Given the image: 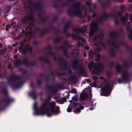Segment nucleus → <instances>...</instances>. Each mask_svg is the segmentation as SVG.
Here are the masks:
<instances>
[{
	"label": "nucleus",
	"mask_w": 132,
	"mask_h": 132,
	"mask_svg": "<svg viewBox=\"0 0 132 132\" xmlns=\"http://www.w3.org/2000/svg\"><path fill=\"white\" fill-rule=\"evenodd\" d=\"M51 99V95L48 96L45 99L42 97L40 98L41 101H44V102L42 103L41 107L40 108H37V103L35 102L34 105V109L35 110V114L37 116L39 115H43L45 113V110L46 108V106L49 105L50 107L46 111V115L48 117H51L53 114L57 115L60 113V107L59 106H55V103L53 101L50 103V101Z\"/></svg>",
	"instance_id": "obj_1"
},
{
	"label": "nucleus",
	"mask_w": 132,
	"mask_h": 132,
	"mask_svg": "<svg viewBox=\"0 0 132 132\" xmlns=\"http://www.w3.org/2000/svg\"><path fill=\"white\" fill-rule=\"evenodd\" d=\"M20 78V77L18 75L11 73L9 76V79L7 80L8 83L13 89L19 88L21 86L22 82L21 80L18 81V80Z\"/></svg>",
	"instance_id": "obj_2"
},
{
	"label": "nucleus",
	"mask_w": 132,
	"mask_h": 132,
	"mask_svg": "<svg viewBox=\"0 0 132 132\" xmlns=\"http://www.w3.org/2000/svg\"><path fill=\"white\" fill-rule=\"evenodd\" d=\"M81 4L80 2L78 1L75 2L72 7L74 9L73 10L71 9H68L67 11V13L69 14L71 17H73V15H76L79 17L82 18L83 14L82 11L80 9Z\"/></svg>",
	"instance_id": "obj_3"
},
{
	"label": "nucleus",
	"mask_w": 132,
	"mask_h": 132,
	"mask_svg": "<svg viewBox=\"0 0 132 132\" xmlns=\"http://www.w3.org/2000/svg\"><path fill=\"white\" fill-rule=\"evenodd\" d=\"M1 92L6 96L4 98L0 101V110L1 111L4 109L3 106L1 103V102L5 103L7 105L14 101V99L11 98L9 96L8 92L6 88H2L1 90Z\"/></svg>",
	"instance_id": "obj_4"
},
{
	"label": "nucleus",
	"mask_w": 132,
	"mask_h": 132,
	"mask_svg": "<svg viewBox=\"0 0 132 132\" xmlns=\"http://www.w3.org/2000/svg\"><path fill=\"white\" fill-rule=\"evenodd\" d=\"M78 62L77 59H75L72 61V66L73 68L77 70L81 75L85 73L83 65L78 64Z\"/></svg>",
	"instance_id": "obj_5"
},
{
	"label": "nucleus",
	"mask_w": 132,
	"mask_h": 132,
	"mask_svg": "<svg viewBox=\"0 0 132 132\" xmlns=\"http://www.w3.org/2000/svg\"><path fill=\"white\" fill-rule=\"evenodd\" d=\"M101 95L108 96L110 95L111 91V86L109 84H106L103 88H101Z\"/></svg>",
	"instance_id": "obj_6"
},
{
	"label": "nucleus",
	"mask_w": 132,
	"mask_h": 132,
	"mask_svg": "<svg viewBox=\"0 0 132 132\" xmlns=\"http://www.w3.org/2000/svg\"><path fill=\"white\" fill-rule=\"evenodd\" d=\"M104 66L101 62H99L95 63L93 68V71L94 73L97 74H100L101 71L104 69Z\"/></svg>",
	"instance_id": "obj_7"
},
{
	"label": "nucleus",
	"mask_w": 132,
	"mask_h": 132,
	"mask_svg": "<svg viewBox=\"0 0 132 132\" xmlns=\"http://www.w3.org/2000/svg\"><path fill=\"white\" fill-rule=\"evenodd\" d=\"M129 73L127 70L124 71L122 73L121 75V78H118L117 79L118 82L119 84L123 82V81H128L130 79V78L128 76Z\"/></svg>",
	"instance_id": "obj_8"
},
{
	"label": "nucleus",
	"mask_w": 132,
	"mask_h": 132,
	"mask_svg": "<svg viewBox=\"0 0 132 132\" xmlns=\"http://www.w3.org/2000/svg\"><path fill=\"white\" fill-rule=\"evenodd\" d=\"M90 26V32L89 35L90 36H92L95 32H96L98 31L99 27L96 22H91Z\"/></svg>",
	"instance_id": "obj_9"
},
{
	"label": "nucleus",
	"mask_w": 132,
	"mask_h": 132,
	"mask_svg": "<svg viewBox=\"0 0 132 132\" xmlns=\"http://www.w3.org/2000/svg\"><path fill=\"white\" fill-rule=\"evenodd\" d=\"M53 57L55 60L58 61L60 65L64 66L65 68L67 67L68 64L67 60H65L64 58L59 57L57 58L55 55Z\"/></svg>",
	"instance_id": "obj_10"
},
{
	"label": "nucleus",
	"mask_w": 132,
	"mask_h": 132,
	"mask_svg": "<svg viewBox=\"0 0 132 132\" xmlns=\"http://www.w3.org/2000/svg\"><path fill=\"white\" fill-rule=\"evenodd\" d=\"M29 60L27 58H25L23 60V64L27 67H32L35 66L36 64V62L33 61L31 63L28 62Z\"/></svg>",
	"instance_id": "obj_11"
},
{
	"label": "nucleus",
	"mask_w": 132,
	"mask_h": 132,
	"mask_svg": "<svg viewBox=\"0 0 132 132\" xmlns=\"http://www.w3.org/2000/svg\"><path fill=\"white\" fill-rule=\"evenodd\" d=\"M130 23L128 22L126 24L125 26L126 27L127 31L130 32V33L128 35L129 38L131 40H132V30H131L130 28Z\"/></svg>",
	"instance_id": "obj_12"
},
{
	"label": "nucleus",
	"mask_w": 132,
	"mask_h": 132,
	"mask_svg": "<svg viewBox=\"0 0 132 132\" xmlns=\"http://www.w3.org/2000/svg\"><path fill=\"white\" fill-rule=\"evenodd\" d=\"M50 32V29H44L40 31L39 32V37H42L45 34Z\"/></svg>",
	"instance_id": "obj_13"
},
{
	"label": "nucleus",
	"mask_w": 132,
	"mask_h": 132,
	"mask_svg": "<svg viewBox=\"0 0 132 132\" xmlns=\"http://www.w3.org/2000/svg\"><path fill=\"white\" fill-rule=\"evenodd\" d=\"M54 87L55 86H49L48 85H47L45 86V88L51 91L52 93L55 94L56 93L57 91L54 88Z\"/></svg>",
	"instance_id": "obj_14"
},
{
	"label": "nucleus",
	"mask_w": 132,
	"mask_h": 132,
	"mask_svg": "<svg viewBox=\"0 0 132 132\" xmlns=\"http://www.w3.org/2000/svg\"><path fill=\"white\" fill-rule=\"evenodd\" d=\"M88 96L87 93L86 92L81 93L80 95V99L81 101H84L86 99Z\"/></svg>",
	"instance_id": "obj_15"
},
{
	"label": "nucleus",
	"mask_w": 132,
	"mask_h": 132,
	"mask_svg": "<svg viewBox=\"0 0 132 132\" xmlns=\"http://www.w3.org/2000/svg\"><path fill=\"white\" fill-rule=\"evenodd\" d=\"M23 60L22 61L20 59H18L15 61L14 64L16 67L18 68L22 64H23Z\"/></svg>",
	"instance_id": "obj_16"
},
{
	"label": "nucleus",
	"mask_w": 132,
	"mask_h": 132,
	"mask_svg": "<svg viewBox=\"0 0 132 132\" xmlns=\"http://www.w3.org/2000/svg\"><path fill=\"white\" fill-rule=\"evenodd\" d=\"M33 6L34 8L38 10H41L43 8L42 4L37 2L34 3L33 4Z\"/></svg>",
	"instance_id": "obj_17"
},
{
	"label": "nucleus",
	"mask_w": 132,
	"mask_h": 132,
	"mask_svg": "<svg viewBox=\"0 0 132 132\" xmlns=\"http://www.w3.org/2000/svg\"><path fill=\"white\" fill-rule=\"evenodd\" d=\"M100 3L102 6L104 8H105L106 6H109L110 4V0H107L105 2L101 1Z\"/></svg>",
	"instance_id": "obj_18"
},
{
	"label": "nucleus",
	"mask_w": 132,
	"mask_h": 132,
	"mask_svg": "<svg viewBox=\"0 0 132 132\" xmlns=\"http://www.w3.org/2000/svg\"><path fill=\"white\" fill-rule=\"evenodd\" d=\"M73 30L74 32H77L79 33H84L85 32V30L83 28H78L76 27H73Z\"/></svg>",
	"instance_id": "obj_19"
},
{
	"label": "nucleus",
	"mask_w": 132,
	"mask_h": 132,
	"mask_svg": "<svg viewBox=\"0 0 132 132\" xmlns=\"http://www.w3.org/2000/svg\"><path fill=\"white\" fill-rule=\"evenodd\" d=\"M40 19L39 21V23L45 24L46 23L47 20L48 19V17L40 18Z\"/></svg>",
	"instance_id": "obj_20"
},
{
	"label": "nucleus",
	"mask_w": 132,
	"mask_h": 132,
	"mask_svg": "<svg viewBox=\"0 0 132 132\" xmlns=\"http://www.w3.org/2000/svg\"><path fill=\"white\" fill-rule=\"evenodd\" d=\"M116 69L117 72L120 74L121 73L123 69L121 65L117 64L116 68Z\"/></svg>",
	"instance_id": "obj_21"
},
{
	"label": "nucleus",
	"mask_w": 132,
	"mask_h": 132,
	"mask_svg": "<svg viewBox=\"0 0 132 132\" xmlns=\"http://www.w3.org/2000/svg\"><path fill=\"white\" fill-rule=\"evenodd\" d=\"M29 96L34 100H36L37 97V94L35 90L29 93Z\"/></svg>",
	"instance_id": "obj_22"
},
{
	"label": "nucleus",
	"mask_w": 132,
	"mask_h": 132,
	"mask_svg": "<svg viewBox=\"0 0 132 132\" xmlns=\"http://www.w3.org/2000/svg\"><path fill=\"white\" fill-rule=\"evenodd\" d=\"M118 35V32L117 31H115L114 32H111L110 34V36L112 37L114 39H116L117 36Z\"/></svg>",
	"instance_id": "obj_23"
},
{
	"label": "nucleus",
	"mask_w": 132,
	"mask_h": 132,
	"mask_svg": "<svg viewBox=\"0 0 132 132\" xmlns=\"http://www.w3.org/2000/svg\"><path fill=\"white\" fill-rule=\"evenodd\" d=\"M27 16L26 15L24 17H23L21 19V22L24 24H25L27 23L28 21V20L27 18Z\"/></svg>",
	"instance_id": "obj_24"
},
{
	"label": "nucleus",
	"mask_w": 132,
	"mask_h": 132,
	"mask_svg": "<svg viewBox=\"0 0 132 132\" xmlns=\"http://www.w3.org/2000/svg\"><path fill=\"white\" fill-rule=\"evenodd\" d=\"M78 52L75 49L73 50L71 53L72 56L73 57H76L78 56Z\"/></svg>",
	"instance_id": "obj_25"
},
{
	"label": "nucleus",
	"mask_w": 132,
	"mask_h": 132,
	"mask_svg": "<svg viewBox=\"0 0 132 132\" xmlns=\"http://www.w3.org/2000/svg\"><path fill=\"white\" fill-rule=\"evenodd\" d=\"M71 35L72 38L73 39H75L77 38L78 39L80 40L82 39H83V42H84V41L85 40V39H84L83 37H78L77 35L76 34H72Z\"/></svg>",
	"instance_id": "obj_26"
},
{
	"label": "nucleus",
	"mask_w": 132,
	"mask_h": 132,
	"mask_svg": "<svg viewBox=\"0 0 132 132\" xmlns=\"http://www.w3.org/2000/svg\"><path fill=\"white\" fill-rule=\"evenodd\" d=\"M26 48L27 51H29V53H32V48L30 46L29 44H27L26 46Z\"/></svg>",
	"instance_id": "obj_27"
},
{
	"label": "nucleus",
	"mask_w": 132,
	"mask_h": 132,
	"mask_svg": "<svg viewBox=\"0 0 132 132\" xmlns=\"http://www.w3.org/2000/svg\"><path fill=\"white\" fill-rule=\"evenodd\" d=\"M109 53L110 55L113 57L116 56V53L114 51L113 49H111L109 51Z\"/></svg>",
	"instance_id": "obj_28"
},
{
	"label": "nucleus",
	"mask_w": 132,
	"mask_h": 132,
	"mask_svg": "<svg viewBox=\"0 0 132 132\" xmlns=\"http://www.w3.org/2000/svg\"><path fill=\"white\" fill-rule=\"evenodd\" d=\"M39 12L38 13V16L39 18H42V15L44 13V10H43V8H42L41 10H39Z\"/></svg>",
	"instance_id": "obj_29"
},
{
	"label": "nucleus",
	"mask_w": 132,
	"mask_h": 132,
	"mask_svg": "<svg viewBox=\"0 0 132 132\" xmlns=\"http://www.w3.org/2000/svg\"><path fill=\"white\" fill-rule=\"evenodd\" d=\"M105 20L103 17L101 16L98 19H96V21L98 23H102V21Z\"/></svg>",
	"instance_id": "obj_30"
},
{
	"label": "nucleus",
	"mask_w": 132,
	"mask_h": 132,
	"mask_svg": "<svg viewBox=\"0 0 132 132\" xmlns=\"http://www.w3.org/2000/svg\"><path fill=\"white\" fill-rule=\"evenodd\" d=\"M55 79L54 77H53L52 78H50V76L49 75H47L46 76V78L45 79V82H48L49 81H52L54 80Z\"/></svg>",
	"instance_id": "obj_31"
},
{
	"label": "nucleus",
	"mask_w": 132,
	"mask_h": 132,
	"mask_svg": "<svg viewBox=\"0 0 132 132\" xmlns=\"http://www.w3.org/2000/svg\"><path fill=\"white\" fill-rule=\"evenodd\" d=\"M126 16H127V17L123 16L121 18V21L123 22H124L125 21H127L128 19V17L129 15L128 13H126L125 14Z\"/></svg>",
	"instance_id": "obj_32"
},
{
	"label": "nucleus",
	"mask_w": 132,
	"mask_h": 132,
	"mask_svg": "<svg viewBox=\"0 0 132 132\" xmlns=\"http://www.w3.org/2000/svg\"><path fill=\"white\" fill-rule=\"evenodd\" d=\"M28 26L29 28V30H31L32 29V27H34L35 26V24L33 22H31L29 23Z\"/></svg>",
	"instance_id": "obj_33"
},
{
	"label": "nucleus",
	"mask_w": 132,
	"mask_h": 132,
	"mask_svg": "<svg viewBox=\"0 0 132 132\" xmlns=\"http://www.w3.org/2000/svg\"><path fill=\"white\" fill-rule=\"evenodd\" d=\"M10 24L11 28H15L16 27V23L13 21H12L11 22Z\"/></svg>",
	"instance_id": "obj_34"
},
{
	"label": "nucleus",
	"mask_w": 132,
	"mask_h": 132,
	"mask_svg": "<svg viewBox=\"0 0 132 132\" xmlns=\"http://www.w3.org/2000/svg\"><path fill=\"white\" fill-rule=\"evenodd\" d=\"M94 62L93 61L89 62L88 65V67L89 70L92 69V67L93 66Z\"/></svg>",
	"instance_id": "obj_35"
},
{
	"label": "nucleus",
	"mask_w": 132,
	"mask_h": 132,
	"mask_svg": "<svg viewBox=\"0 0 132 132\" xmlns=\"http://www.w3.org/2000/svg\"><path fill=\"white\" fill-rule=\"evenodd\" d=\"M69 80L73 83L75 82L74 81L75 80H76L75 76L73 75H72L70 76L69 77Z\"/></svg>",
	"instance_id": "obj_36"
},
{
	"label": "nucleus",
	"mask_w": 132,
	"mask_h": 132,
	"mask_svg": "<svg viewBox=\"0 0 132 132\" xmlns=\"http://www.w3.org/2000/svg\"><path fill=\"white\" fill-rule=\"evenodd\" d=\"M103 15L102 16L103 17L104 19L105 20L107 18H108V14L105 11H103Z\"/></svg>",
	"instance_id": "obj_37"
},
{
	"label": "nucleus",
	"mask_w": 132,
	"mask_h": 132,
	"mask_svg": "<svg viewBox=\"0 0 132 132\" xmlns=\"http://www.w3.org/2000/svg\"><path fill=\"white\" fill-rule=\"evenodd\" d=\"M20 52H21L22 54L24 55L26 54L27 51L26 50V47L24 49H23V48L22 50H20Z\"/></svg>",
	"instance_id": "obj_38"
},
{
	"label": "nucleus",
	"mask_w": 132,
	"mask_h": 132,
	"mask_svg": "<svg viewBox=\"0 0 132 132\" xmlns=\"http://www.w3.org/2000/svg\"><path fill=\"white\" fill-rule=\"evenodd\" d=\"M36 81L38 86L39 87H40L42 84V81L39 79H37Z\"/></svg>",
	"instance_id": "obj_39"
},
{
	"label": "nucleus",
	"mask_w": 132,
	"mask_h": 132,
	"mask_svg": "<svg viewBox=\"0 0 132 132\" xmlns=\"http://www.w3.org/2000/svg\"><path fill=\"white\" fill-rule=\"evenodd\" d=\"M52 48V46H51L48 45L45 49V50L46 51H48L49 52L51 51Z\"/></svg>",
	"instance_id": "obj_40"
},
{
	"label": "nucleus",
	"mask_w": 132,
	"mask_h": 132,
	"mask_svg": "<svg viewBox=\"0 0 132 132\" xmlns=\"http://www.w3.org/2000/svg\"><path fill=\"white\" fill-rule=\"evenodd\" d=\"M113 40L112 41H108V43L109 44H112L114 46L116 44L115 43V41L116 39L113 38Z\"/></svg>",
	"instance_id": "obj_41"
},
{
	"label": "nucleus",
	"mask_w": 132,
	"mask_h": 132,
	"mask_svg": "<svg viewBox=\"0 0 132 132\" xmlns=\"http://www.w3.org/2000/svg\"><path fill=\"white\" fill-rule=\"evenodd\" d=\"M26 15L27 16V18L28 20H31L34 19V16L32 15H31L30 16L28 15L27 14H26Z\"/></svg>",
	"instance_id": "obj_42"
},
{
	"label": "nucleus",
	"mask_w": 132,
	"mask_h": 132,
	"mask_svg": "<svg viewBox=\"0 0 132 132\" xmlns=\"http://www.w3.org/2000/svg\"><path fill=\"white\" fill-rule=\"evenodd\" d=\"M7 49L6 48L0 50V54L2 55L3 54L7 51Z\"/></svg>",
	"instance_id": "obj_43"
},
{
	"label": "nucleus",
	"mask_w": 132,
	"mask_h": 132,
	"mask_svg": "<svg viewBox=\"0 0 132 132\" xmlns=\"http://www.w3.org/2000/svg\"><path fill=\"white\" fill-rule=\"evenodd\" d=\"M126 50L128 51H130L132 57L131 58V60H132V48L129 47H127Z\"/></svg>",
	"instance_id": "obj_44"
},
{
	"label": "nucleus",
	"mask_w": 132,
	"mask_h": 132,
	"mask_svg": "<svg viewBox=\"0 0 132 132\" xmlns=\"http://www.w3.org/2000/svg\"><path fill=\"white\" fill-rule=\"evenodd\" d=\"M123 62L124 66L126 68H128L129 67V65L128 63H127V62L124 61H123Z\"/></svg>",
	"instance_id": "obj_45"
},
{
	"label": "nucleus",
	"mask_w": 132,
	"mask_h": 132,
	"mask_svg": "<svg viewBox=\"0 0 132 132\" xmlns=\"http://www.w3.org/2000/svg\"><path fill=\"white\" fill-rule=\"evenodd\" d=\"M65 48L62 45L60 46L59 47H55V48L57 50H60V49L64 50Z\"/></svg>",
	"instance_id": "obj_46"
},
{
	"label": "nucleus",
	"mask_w": 132,
	"mask_h": 132,
	"mask_svg": "<svg viewBox=\"0 0 132 132\" xmlns=\"http://www.w3.org/2000/svg\"><path fill=\"white\" fill-rule=\"evenodd\" d=\"M60 42V39L59 37H57L56 39H55L54 42L55 43H59Z\"/></svg>",
	"instance_id": "obj_47"
},
{
	"label": "nucleus",
	"mask_w": 132,
	"mask_h": 132,
	"mask_svg": "<svg viewBox=\"0 0 132 132\" xmlns=\"http://www.w3.org/2000/svg\"><path fill=\"white\" fill-rule=\"evenodd\" d=\"M119 43L120 45H123L125 46L126 47H128L127 46L126 44L124 43V41L123 40H120L119 42Z\"/></svg>",
	"instance_id": "obj_48"
},
{
	"label": "nucleus",
	"mask_w": 132,
	"mask_h": 132,
	"mask_svg": "<svg viewBox=\"0 0 132 132\" xmlns=\"http://www.w3.org/2000/svg\"><path fill=\"white\" fill-rule=\"evenodd\" d=\"M101 55L99 54H97L96 55V61H100L101 60Z\"/></svg>",
	"instance_id": "obj_49"
},
{
	"label": "nucleus",
	"mask_w": 132,
	"mask_h": 132,
	"mask_svg": "<svg viewBox=\"0 0 132 132\" xmlns=\"http://www.w3.org/2000/svg\"><path fill=\"white\" fill-rule=\"evenodd\" d=\"M5 12L7 13L10 10V6H7L5 8Z\"/></svg>",
	"instance_id": "obj_50"
},
{
	"label": "nucleus",
	"mask_w": 132,
	"mask_h": 132,
	"mask_svg": "<svg viewBox=\"0 0 132 132\" xmlns=\"http://www.w3.org/2000/svg\"><path fill=\"white\" fill-rule=\"evenodd\" d=\"M72 99L73 101L77 102L78 101V98L76 96H75L73 97L72 98Z\"/></svg>",
	"instance_id": "obj_51"
},
{
	"label": "nucleus",
	"mask_w": 132,
	"mask_h": 132,
	"mask_svg": "<svg viewBox=\"0 0 132 132\" xmlns=\"http://www.w3.org/2000/svg\"><path fill=\"white\" fill-rule=\"evenodd\" d=\"M97 15L96 13L94 12H93V14L91 15V17L92 18H93L97 16Z\"/></svg>",
	"instance_id": "obj_52"
},
{
	"label": "nucleus",
	"mask_w": 132,
	"mask_h": 132,
	"mask_svg": "<svg viewBox=\"0 0 132 132\" xmlns=\"http://www.w3.org/2000/svg\"><path fill=\"white\" fill-rule=\"evenodd\" d=\"M20 46L18 47V49L19 50H22V47L24 45V44L22 42L20 43Z\"/></svg>",
	"instance_id": "obj_53"
},
{
	"label": "nucleus",
	"mask_w": 132,
	"mask_h": 132,
	"mask_svg": "<svg viewBox=\"0 0 132 132\" xmlns=\"http://www.w3.org/2000/svg\"><path fill=\"white\" fill-rule=\"evenodd\" d=\"M55 73L58 76H63L64 74V73H59L57 71H56L55 72Z\"/></svg>",
	"instance_id": "obj_54"
},
{
	"label": "nucleus",
	"mask_w": 132,
	"mask_h": 132,
	"mask_svg": "<svg viewBox=\"0 0 132 132\" xmlns=\"http://www.w3.org/2000/svg\"><path fill=\"white\" fill-rule=\"evenodd\" d=\"M110 67L111 68H113L114 66V62L113 61H111L110 62Z\"/></svg>",
	"instance_id": "obj_55"
},
{
	"label": "nucleus",
	"mask_w": 132,
	"mask_h": 132,
	"mask_svg": "<svg viewBox=\"0 0 132 132\" xmlns=\"http://www.w3.org/2000/svg\"><path fill=\"white\" fill-rule=\"evenodd\" d=\"M48 54L51 55L53 56L55 55V53L51 51L48 52Z\"/></svg>",
	"instance_id": "obj_56"
},
{
	"label": "nucleus",
	"mask_w": 132,
	"mask_h": 132,
	"mask_svg": "<svg viewBox=\"0 0 132 132\" xmlns=\"http://www.w3.org/2000/svg\"><path fill=\"white\" fill-rule=\"evenodd\" d=\"M81 111V110L78 108H77L74 112L76 113H78Z\"/></svg>",
	"instance_id": "obj_57"
},
{
	"label": "nucleus",
	"mask_w": 132,
	"mask_h": 132,
	"mask_svg": "<svg viewBox=\"0 0 132 132\" xmlns=\"http://www.w3.org/2000/svg\"><path fill=\"white\" fill-rule=\"evenodd\" d=\"M101 46L104 48L106 47V46L105 43L103 42L102 41H101L100 42Z\"/></svg>",
	"instance_id": "obj_58"
},
{
	"label": "nucleus",
	"mask_w": 132,
	"mask_h": 132,
	"mask_svg": "<svg viewBox=\"0 0 132 132\" xmlns=\"http://www.w3.org/2000/svg\"><path fill=\"white\" fill-rule=\"evenodd\" d=\"M63 52L65 55L68 56L67 54V50L66 48H65L64 49V50H63Z\"/></svg>",
	"instance_id": "obj_59"
},
{
	"label": "nucleus",
	"mask_w": 132,
	"mask_h": 132,
	"mask_svg": "<svg viewBox=\"0 0 132 132\" xmlns=\"http://www.w3.org/2000/svg\"><path fill=\"white\" fill-rule=\"evenodd\" d=\"M70 92L71 93H76L77 92L76 91V89L75 88H73L72 89V91H70Z\"/></svg>",
	"instance_id": "obj_60"
},
{
	"label": "nucleus",
	"mask_w": 132,
	"mask_h": 132,
	"mask_svg": "<svg viewBox=\"0 0 132 132\" xmlns=\"http://www.w3.org/2000/svg\"><path fill=\"white\" fill-rule=\"evenodd\" d=\"M93 54H94V53H93L92 50H91L89 53V56L90 57L92 58L93 57V56L90 55V54L93 55Z\"/></svg>",
	"instance_id": "obj_61"
},
{
	"label": "nucleus",
	"mask_w": 132,
	"mask_h": 132,
	"mask_svg": "<svg viewBox=\"0 0 132 132\" xmlns=\"http://www.w3.org/2000/svg\"><path fill=\"white\" fill-rule=\"evenodd\" d=\"M58 17L56 16H54L53 17V22L57 21L58 20Z\"/></svg>",
	"instance_id": "obj_62"
},
{
	"label": "nucleus",
	"mask_w": 132,
	"mask_h": 132,
	"mask_svg": "<svg viewBox=\"0 0 132 132\" xmlns=\"http://www.w3.org/2000/svg\"><path fill=\"white\" fill-rule=\"evenodd\" d=\"M44 61H45V62L47 64L48 63H49V62H50L48 58H46V59L44 58Z\"/></svg>",
	"instance_id": "obj_63"
},
{
	"label": "nucleus",
	"mask_w": 132,
	"mask_h": 132,
	"mask_svg": "<svg viewBox=\"0 0 132 132\" xmlns=\"http://www.w3.org/2000/svg\"><path fill=\"white\" fill-rule=\"evenodd\" d=\"M97 37L96 35H95L93 38V40L94 41L97 42Z\"/></svg>",
	"instance_id": "obj_64"
}]
</instances>
